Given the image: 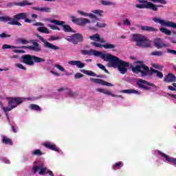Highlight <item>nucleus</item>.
<instances>
[{
  "label": "nucleus",
  "instance_id": "obj_1",
  "mask_svg": "<svg viewBox=\"0 0 176 176\" xmlns=\"http://www.w3.org/2000/svg\"><path fill=\"white\" fill-rule=\"evenodd\" d=\"M136 65L135 67H131V70L133 74H140L142 78L145 76H152L153 74H156L157 78L159 79H163V73L162 72H159L152 67L149 69V67L146 66V65L144 64V62L141 60H138L135 62Z\"/></svg>",
  "mask_w": 176,
  "mask_h": 176
},
{
  "label": "nucleus",
  "instance_id": "obj_2",
  "mask_svg": "<svg viewBox=\"0 0 176 176\" xmlns=\"http://www.w3.org/2000/svg\"><path fill=\"white\" fill-rule=\"evenodd\" d=\"M104 61H109V67H111L113 68L118 67V71L122 75H124V74L127 72L126 67L130 66V63L129 62L120 60L118 56H115L111 54H107Z\"/></svg>",
  "mask_w": 176,
  "mask_h": 176
},
{
  "label": "nucleus",
  "instance_id": "obj_3",
  "mask_svg": "<svg viewBox=\"0 0 176 176\" xmlns=\"http://www.w3.org/2000/svg\"><path fill=\"white\" fill-rule=\"evenodd\" d=\"M138 2L141 3L135 6L138 9H150L153 12H157L159 8H164L163 5H167V0H138ZM155 3H161V5Z\"/></svg>",
  "mask_w": 176,
  "mask_h": 176
},
{
  "label": "nucleus",
  "instance_id": "obj_4",
  "mask_svg": "<svg viewBox=\"0 0 176 176\" xmlns=\"http://www.w3.org/2000/svg\"><path fill=\"white\" fill-rule=\"evenodd\" d=\"M131 42H135L136 46L139 47H149L151 46V41L145 36L140 34H133L131 38Z\"/></svg>",
  "mask_w": 176,
  "mask_h": 176
},
{
  "label": "nucleus",
  "instance_id": "obj_5",
  "mask_svg": "<svg viewBox=\"0 0 176 176\" xmlns=\"http://www.w3.org/2000/svg\"><path fill=\"white\" fill-rule=\"evenodd\" d=\"M45 61H46V60L43 59V58L35 55L25 54L21 57V63H23V64H26V65L32 66L35 63H45Z\"/></svg>",
  "mask_w": 176,
  "mask_h": 176
},
{
  "label": "nucleus",
  "instance_id": "obj_6",
  "mask_svg": "<svg viewBox=\"0 0 176 176\" xmlns=\"http://www.w3.org/2000/svg\"><path fill=\"white\" fill-rule=\"evenodd\" d=\"M2 49H30V50H34V52H41L42 49L39 47V43L36 42H33V45L30 46H21V47H14L13 45H9L8 44H4L2 46Z\"/></svg>",
  "mask_w": 176,
  "mask_h": 176
},
{
  "label": "nucleus",
  "instance_id": "obj_7",
  "mask_svg": "<svg viewBox=\"0 0 176 176\" xmlns=\"http://www.w3.org/2000/svg\"><path fill=\"white\" fill-rule=\"evenodd\" d=\"M65 39L71 42L73 45H78V43H82L83 42V35L80 33H76L72 36H67Z\"/></svg>",
  "mask_w": 176,
  "mask_h": 176
},
{
  "label": "nucleus",
  "instance_id": "obj_8",
  "mask_svg": "<svg viewBox=\"0 0 176 176\" xmlns=\"http://www.w3.org/2000/svg\"><path fill=\"white\" fill-rule=\"evenodd\" d=\"M82 54L84 56H96L97 57H100L102 60H105L107 57V54H104L101 52L96 51L94 50H81Z\"/></svg>",
  "mask_w": 176,
  "mask_h": 176
},
{
  "label": "nucleus",
  "instance_id": "obj_9",
  "mask_svg": "<svg viewBox=\"0 0 176 176\" xmlns=\"http://www.w3.org/2000/svg\"><path fill=\"white\" fill-rule=\"evenodd\" d=\"M136 85L139 87V89H144V90H151V87H148V86H152L153 87H155V89L157 87L153 83L149 82L141 78L137 81ZM145 85H146L147 86Z\"/></svg>",
  "mask_w": 176,
  "mask_h": 176
},
{
  "label": "nucleus",
  "instance_id": "obj_10",
  "mask_svg": "<svg viewBox=\"0 0 176 176\" xmlns=\"http://www.w3.org/2000/svg\"><path fill=\"white\" fill-rule=\"evenodd\" d=\"M70 19H72V23H76L77 25H80L83 27L86 25V24H90V20L86 18H76L74 16H70Z\"/></svg>",
  "mask_w": 176,
  "mask_h": 176
},
{
  "label": "nucleus",
  "instance_id": "obj_11",
  "mask_svg": "<svg viewBox=\"0 0 176 176\" xmlns=\"http://www.w3.org/2000/svg\"><path fill=\"white\" fill-rule=\"evenodd\" d=\"M0 21L3 23H8L10 25H19L21 26V23L19 22V20L10 16H0Z\"/></svg>",
  "mask_w": 176,
  "mask_h": 176
},
{
  "label": "nucleus",
  "instance_id": "obj_12",
  "mask_svg": "<svg viewBox=\"0 0 176 176\" xmlns=\"http://www.w3.org/2000/svg\"><path fill=\"white\" fill-rule=\"evenodd\" d=\"M153 21H155V23H159V24H161V25H164V27H170V28L176 29V23L173 21H166L164 20L156 17L153 18Z\"/></svg>",
  "mask_w": 176,
  "mask_h": 176
},
{
  "label": "nucleus",
  "instance_id": "obj_13",
  "mask_svg": "<svg viewBox=\"0 0 176 176\" xmlns=\"http://www.w3.org/2000/svg\"><path fill=\"white\" fill-rule=\"evenodd\" d=\"M36 38L40 39L41 42L44 43V47H47V49H51L52 50H58L60 47L58 46L54 45L45 40L42 36L39 35L38 34H36Z\"/></svg>",
  "mask_w": 176,
  "mask_h": 176
},
{
  "label": "nucleus",
  "instance_id": "obj_14",
  "mask_svg": "<svg viewBox=\"0 0 176 176\" xmlns=\"http://www.w3.org/2000/svg\"><path fill=\"white\" fill-rule=\"evenodd\" d=\"M91 82H94V83H97L98 85H102V86H107V87H113V84H111L104 80L100 78H90Z\"/></svg>",
  "mask_w": 176,
  "mask_h": 176
},
{
  "label": "nucleus",
  "instance_id": "obj_15",
  "mask_svg": "<svg viewBox=\"0 0 176 176\" xmlns=\"http://www.w3.org/2000/svg\"><path fill=\"white\" fill-rule=\"evenodd\" d=\"M91 45H92V46H96V47H99L100 49H102V47H104V49H115L116 47L115 45L109 43L102 45L97 42H92L91 43Z\"/></svg>",
  "mask_w": 176,
  "mask_h": 176
},
{
  "label": "nucleus",
  "instance_id": "obj_16",
  "mask_svg": "<svg viewBox=\"0 0 176 176\" xmlns=\"http://www.w3.org/2000/svg\"><path fill=\"white\" fill-rule=\"evenodd\" d=\"M154 46L157 49H162L163 47H167L168 45L164 43L161 38H157L154 40Z\"/></svg>",
  "mask_w": 176,
  "mask_h": 176
},
{
  "label": "nucleus",
  "instance_id": "obj_17",
  "mask_svg": "<svg viewBox=\"0 0 176 176\" xmlns=\"http://www.w3.org/2000/svg\"><path fill=\"white\" fill-rule=\"evenodd\" d=\"M38 170H40L38 173L40 175H45V174H47V168H46V167H43V165L42 164L38 166L33 167V173H37Z\"/></svg>",
  "mask_w": 176,
  "mask_h": 176
},
{
  "label": "nucleus",
  "instance_id": "obj_18",
  "mask_svg": "<svg viewBox=\"0 0 176 176\" xmlns=\"http://www.w3.org/2000/svg\"><path fill=\"white\" fill-rule=\"evenodd\" d=\"M23 102V99L21 98H10L8 100L9 105H13L14 107H17Z\"/></svg>",
  "mask_w": 176,
  "mask_h": 176
},
{
  "label": "nucleus",
  "instance_id": "obj_19",
  "mask_svg": "<svg viewBox=\"0 0 176 176\" xmlns=\"http://www.w3.org/2000/svg\"><path fill=\"white\" fill-rule=\"evenodd\" d=\"M164 82L166 83H174L176 82V76L173 73H169L164 78Z\"/></svg>",
  "mask_w": 176,
  "mask_h": 176
},
{
  "label": "nucleus",
  "instance_id": "obj_20",
  "mask_svg": "<svg viewBox=\"0 0 176 176\" xmlns=\"http://www.w3.org/2000/svg\"><path fill=\"white\" fill-rule=\"evenodd\" d=\"M158 155H160V156H162V157H164V159H166L168 163H172L173 164H176V158L170 157L169 155H166V153H162L160 151H158Z\"/></svg>",
  "mask_w": 176,
  "mask_h": 176
},
{
  "label": "nucleus",
  "instance_id": "obj_21",
  "mask_svg": "<svg viewBox=\"0 0 176 176\" xmlns=\"http://www.w3.org/2000/svg\"><path fill=\"white\" fill-rule=\"evenodd\" d=\"M10 6H20L21 8H24V6H32V3L27 1V0H23L21 2H14V3H10Z\"/></svg>",
  "mask_w": 176,
  "mask_h": 176
},
{
  "label": "nucleus",
  "instance_id": "obj_22",
  "mask_svg": "<svg viewBox=\"0 0 176 176\" xmlns=\"http://www.w3.org/2000/svg\"><path fill=\"white\" fill-rule=\"evenodd\" d=\"M43 145L50 151H54V152H60L57 147H56V144H53L51 142H45L43 144Z\"/></svg>",
  "mask_w": 176,
  "mask_h": 176
},
{
  "label": "nucleus",
  "instance_id": "obj_23",
  "mask_svg": "<svg viewBox=\"0 0 176 176\" xmlns=\"http://www.w3.org/2000/svg\"><path fill=\"white\" fill-rule=\"evenodd\" d=\"M69 65H76L78 68H85V63L80 60H71L68 62Z\"/></svg>",
  "mask_w": 176,
  "mask_h": 176
},
{
  "label": "nucleus",
  "instance_id": "obj_24",
  "mask_svg": "<svg viewBox=\"0 0 176 176\" xmlns=\"http://www.w3.org/2000/svg\"><path fill=\"white\" fill-rule=\"evenodd\" d=\"M81 72L82 74H85V75H88L89 76H96V78H103L104 77V76H102V75H97L95 72H93L91 70L82 69V70H81Z\"/></svg>",
  "mask_w": 176,
  "mask_h": 176
},
{
  "label": "nucleus",
  "instance_id": "obj_25",
  "mask_svg": "<svg viewBox=\"0 0 176 176\" xmlns=\"http://www.w3.org/2000/svg\"><path fill=\"white\" fill-rule=\"evenodd\" d=\"M142 31H148V32H157L158 30L151 26H140Z\"/></svg>",
  "mask_w": 176,
  "mask_h": 176
},
{
  "label": "nucleus",
  "instance_id": "obj_26",
  "mask_svg": "<svg viewBox=\"0 0 176 176\" xmlns=\"http://www.w3.org/2000/svg\"><path fill=\"white\" fill-rule=\"evenodd\" d=\"M120 93H124L125 94H141V92L135 90V89H124L121 90Z\"/></svg>",
  "mask_w": 176,
  "mask_h": 176
},
{
  "label": "nucleus",
  "instance_id": "obj_27",
  "mask_svg": "<svg viewBox=\"0 0 176 176\" xmlns=\"http://www.w3.org/2000/svg\"><path fill=\"white\" fill-rule=\"evenodd\" d=\"M27 17V14L25 12H21L13 16V19H15V20H25V19Z\"/></svg>",
  "mask_w": 176,
  "mask_h": 176
},
{
  "label": "nucleus",
  "instance_id": "obj_28",
  "mask_svg": "<svg viewBox=\"0 0 176 176\" xmlns=\"http://www.w3.org/2000/svg\"><path fill=\"white\" fill-rule=\"evenodd\" d=\"M33 10H37L38 12H45V13H50L52 12L50 8H37V7H32V8Z\"/></svg>",
  "mask_w": 176,
  "mask_h": 176
},
{
  "label": "nucleus",
  "instance_id": "obj_29",
  "mask_svg": "<svg viewBox=\"0 0 176 176\" xmlns=\"http://www.w3.org/2000/svg\"><path fill=\"white\" fill-rule=\"evenodd\" d=\"M3 144H5L6 145H13V142L12 141V139L8 138V137L3 135Z\"/></svg>",
  "mask_w": 176,
  "mask_h": 176
},
{
  "label": "nucleus",
  "instance_id": "obj_30",
  "mask_svg": "<svg viewBox=\"0 0 176 176\" xmlns=\"http://www.w3.org/2000/svg\"><path fill=\"white\" fill-rule=\"evenodd\" d=\"M47 20L50 21V23H52L53 24H56V25H62L63 26V24H65V21H58L57 19H49Z\"/></svg>",
  "mask_w": 176,
  "mask_h": 176
},
{
  "label": "nucleus",
  "instance_id": "obj_31",
  "mask_svg": "<svg viewBox=\"0 0 176 176\" xmlns=\"http://www.w3.org/2000/svg\"><path fill=\"white\" fill-rule=\"evenodd\" d=\"M62 27L63 28V31L65 32H76V31L72 29V28H71V26L68 25H63Z\"/></svg>",
  "mask_w": 176,
  "mask_h": 176
},
{
  "label": "nucleus",
  "instance_id": "obj_32",
  "mask_svg": "<svg viewBox=\"0 0 176 176\" xmlns=\"http://www.w3.org/2000/svg\"><path fill=\"white\" fill-rule=\"evenodd\" d=\"M37 31H38V32H42L43 34H50V32L49 31V29H47V28L45 27H38L37 28Z\"/></svg>",
  "mask_w": 176,
  "mask_h": 176
},
{
  "label": "nucleus",
  "instance_id": "obj_33",
  "mask_svg": "<svg viewBox=\"0 0 176 176\" xmlns=\"http://www.w3.org/2000/svg\"><path fill=\"white\" fill-rule=\"evenodd\" d=\"M78 13H79V14H81V16H85L90 17L91 19H97V16H96V15H94L93 14H88L86 12H83L82 11H78Z\"/></svg>",
  "mask_w": 176,
  "mask_h": 176
},
{
  "label": "nucleus",
  "instance_id": "obj_34",
  "mask_svg": "<svg viewBox=\"0 0 176 176\" xmlns=\"http://www.w3.org/2000/svg\"><path fill=\"white\" fill-rule=\"evenodd\" d=\"M123 166H124L123 162H118L114 164L112 168L113 170H119L121 167H123Z\"/></svg>",
  "mask_w": 176,
  "mask_h": 176
},
{
  "label": "nucleus",
  "instance_id": "obj_35",
  "mask_svg": "<svg viewBox=\"0 0 176 176\" xmlns=\"http://www.w3.org/2000/svg\"><path fill=\"white\" fill-rule=\"evenodd\" d=\"M96 91H99V93H103V94H107V96H112V92L105 89H96Z\"/></svg>",
  "mask_w": 176,
  "mask_h": 176
},
{
  "label": "nucleus",
  "instance_id": "obj_36",
  "mask_svg": "<svg viewBox=\"0 0 176 176\" xmlns=\"http://www.w3.org/2000/svg\"><path fill=\"white\" fill-rule=\"evenodd\" d=\"M160 31L165 35H170L171 34V30L166 28H160Z\"/></svg>",
  "mask_w": 176,
  "mask_h": 176
},
{
  "label": "nucleus",
  "instance_id": "obj_37",
  "mask_svg": "<svg viewBox=\"0 0 176 176\" xmlns=\"http://www.w3.org/2000/svg\"><path fill=\"white\" fill-rule=\"evenodd\" d=\"M89 39L94 41L95 42H98V40L100 39V34L96 33L92 36H90Z\"/></svg>",
  "mask_w": 176,
  "mask_h": 176
},
{
  "label": "nucleus",
  "instance_id": "obj_38",
  "mask_svg": "<svg viewBox=\"0 0 176 176\" xmlns=\"http://www.w3.org/2000/svg\"><path fill=\"white\" fill-rule=\"evenodd\" d=\"M14 108H16V106L11 105L10 107H3V111L4 113H6V112H10V111H12V109H14Z\"/></svg>",
  "mask_w": 176,
  "mask_h": 176
},
{
  "label": "nucleus",
  "instance_id": "obj_39",
  "mask_svg": "<svg viewBox=\"0 0 176 176\" xmlns=\"http://www.w3.org/2000/svg\"><path fill=\"white\" fill-rule=\"evenodd\" d=\"M32 155L33 156H42L43 153H42V151H41V149H36L33 151Z\"/></svg>",
  "mask_w": 176,
  "mask_h": 176
},
{
  "label": "nucleus",
  "instance_id": "obj_40",
  "mask_svg": "<svg viewBox=\"0 0 176 176\" xmlns=\"http://www.w3.org/2000/svg\"><path fill=\"white\" fill-rule=\"evenodd\" d=\"M97 65L98 68L102 69V71H104L106 74H109V72L107 69V68H105V66H104V65L101 63H97Z\"/></svg>",
  "mask_w": 176,
  "mask_h": 176
},
{
  "label": "nucleus",
  "instance_id": "obj_41",
  "mask_svg": "<svg viewBox=\"0 0 176 176\" xmlns=\"http://www.w3.org/2000/svg\"><path fill=\"white\" fill-rule=\"evenodd\" d=\"M151 56H157V57H162L163 56V52L162 51H155L153 52H151Z\"/></svg>",
  "mask_w": 176,
  "mask_h": 176
},
{
  "label": "nucleus",
  "instance_id": "obj_42",
  "mask_svg": "<svg viewBox=\"0 0 176 176\" xmlns=\"http://www.w3.org/2000/svg\"><path fill=\"white\" fill-rule=\"evenodd\" d=\"M30 108L34 111H42V109H41V107L38 104H30Z\"/></svg>",
  "mask_w": 176,
  "mask_h": 176
},
{
  "label": "nucleus",
  "instance_id": "obj_43",
  "mask_svg": "<svg viewBox=\"0 0 176 176\" xmlns=\"http://www.w3.org/2000/svg\"><path fill=\"white\" fill-rule=\"evenodd\" d=\"M16 42L17 43H21L22 45H27L28 43H29L28 41L21 38H18L16 40Z\"/></svg>",
  "mask_w": 176,
  "mask_h": 176
},
{
  "label": "nucleus",
  "instance_id": "obj_44",
  "mask_svg": "<svg viewBox=\"0 0 176 176\" xmlns=\"http://www.w3.org/2000/svg\"><path fill=\"white\" fill-rule=\"evenodd\" d=\"M15 67L19 68L20 69H23V71H25L27 69V67H24V65L20 63L15 64Z\"/></svg>",
  "mask_w": 176,
  "mask_h": 176
},
{
  "label": "nucleus",
  "instance_id": "obj_45",
  "mask_svg": "<svg viewBox=\"0 0 176 176\" xmlns=\"http://www.w3.org/2000/svg\"><path fill=\"white\" fill-rule=\"evenodd\" d=\"M152 67L153 68H155L156 69H160V70L163 69V66H162V65H160L159 64L153 63L152 64Z\"/></svg>",
  "mask_w": 176,
  "mask_h": 176
},
{
  "label": "nucleus",
  "instance_id": "obj_46",
  "mask_svg": "<svg viewBox=\"0 0 176 176\" xmlns=\"http://www.w3.org/2000/svg\"><path fill=\"white\" fill-rule=\"evenodd\" d=\"M92 13H94L95 14H98V16H101V14L104 13V11L101 10H92Z\"/></svg>",
  "mask_w": 176,
  "mask_h": 176
},
{
  "label": "nucleus",
  "instance_id": "obj_47",
  "mask_svg": "<svg viewBox=\"0 0 176 176\" xmlns=\"http://www.w3.org/2000/svg\"><path fill=\"white\" fill-rule=\"evenodd\" d=\"M101 3H102V5H104V6H108L109 5H112V2L107 1H104V0L101 1Z\"/></svg>",
  "mask_w": 176,
  "mask_h": 176
},
{
  "label": "nucleus",
  "instance_id": "obj_48",
  "mask_svg": "<svg viewBox=\"0 0 176 176\" xmlns=\"http://www.w3.org/2000/svg\"><path fill=\"white\" fill-rule=\"evenodd\" d=\"M54 67L55 68H57V69H59V71H61L62 72H64V71H65V69L60 65H55Z\"/></svg>",
  "mask_w": 176,
  "mask_h": 176
},
{
  "label": "nucleus",
  "instance_id": "obj_49",
  "mask_svg": "<svg viewBox=\"0 0 176 176\" xmlns=\"http://www.w3.org/2000/svg\"><path fill=\"white\" fill-rule=\"evenodd\" d=\"M107 25L105 23L98 22L96 23V27H98L99 28H105V26Z\"/></svg>",
  "mask_w": 176,
  "mask_h": 176
},
{
  "label": "nucleus",
  "instance_id": "obj_50",
  "mask_svg": "<svg viewBox=\"0 0 176 176\" xmlns=\"http://www.w3.org/2000/svg\"><path fill=\"white\" fill-rule=\"evenodd\" d=\"M123 24H124V25L130 26V25H131V22L130 21V20L129 19H125Z\"/></svg>",
  "mask_w": 176,
  "mask_h": 176
},
{
  "label": "nucleus",
  "instance_id": "obj_51",
  "mask_svg": "<svg viewBox=\"0 0 176 176\" xmlns=\"http://www.w3.org/2000/svg\"><path fill=\"white\" fill-rule=\"evenodd\" d=\"M10 36H12V35L10 34H7L5 32H3L0 34V38H10Z\"/></svg>",
  "mask_w": 176,
  "mask_h": 176
},
{
  "label": "nucleus",
  "instance_id": "obj_52",
  "mask_svg": "<svg viewBox=\"0 0 176 176\" xmlns=\"http://www.w3.org/2000/svg\"><path fill=\"white\" fill-rule=\"evenodd\" d=\"M58 39H60L58 36H50L49 41H58Z\"/></svg>",
  "mask_w": 176,
  "mask_h": 176
},
{
  "label": "nucleus",
  "instance_id": "obj_53",
  "mask_svg": "<svg viewBox=\"0 0 176 176\" xmlns=\"http://www.w3.org/2000/svg\"><path fill=\"white\" fill-rule=\"evenodd\" d=\"M48 27H50L51 30H57V31H60V28L57 27L56 25H50Z\"/></svg>",
  "mask_w": 176,
  "mask_h": 176
},
{
  "label": "nucleus",
  "instance_id": "obj_54",
  "mask_svg": "<svg viewBox=\"0 0 176 176\" xmlns=\"http://www.w3.org/2000/svg\"><path fill=\"white\" fill-rule=\"evenodd\" d=\"M167 52L170 53V54H175V56H176V50H175L167 49Z\"/></svg>",
  "mask_w": 176,
  "mask_h": 176
},
{
  "label": "nucleus",
  "instance_id": "obj_55",
  "mask_svg": "<svg viewBox=\"0 0 176 176\" xmlns=\"http://www.w3.org/2000/svg\"><path fill=\"white\" fill-rule=\"evenodd\" d=\"M80 78H83V74H82L80 73H77L75 74L76 79H80Z\"/></svg>",
  "mask_w": 176,
  "mask_h": 176
},
{
  "label": "nucleus",
  "instance_id": "obj_56",
  "mask_svg": "<svg viewBox=\"0 0 176 176\" xmlns=\"http://www.w3.org/2000/svg\"><path fill=\"white\" fill-rule=\"evenodd\" d=\"M168 90H170L171 91H176V88L171 85L168 86Z\"/></svg>",
  "mask_w": 176,
  "mask_h": 176
},
{
  "label": "nucleus",
  "instance_id": "obj_57",
  "mask_svg": "<svg viewBox=\"0 0 176 176\" xmlns=\"http://www.w3.org/2000/svg\"><path fill=\"white\" fill-rule=\"evenodd\" d=\"M33 25L34 26H40V27H43V23L41 22H36L35 23H33Z\"/></svg>",
  "mask_w": 176,
  "mask_h": 176
},
{
  "label": "nucleus",
  "instance_id": "obj_58",
  "mask_svg": "<svg viewBox=\"0 0 176 176\" xmlns=\"http://www.w3.org/2000/svg\"><path fill=\"white\" fill-rule=\"evenodd\" d=\"M14 53H25V51L21 50H14Z\"/></svg>",
  "mask_w": 176,
  "mask_h": 176
},
{
  "label": "nucleus",
  "instance_id": "obj_59",
  "mask_svg": "<svg viewBox=\"0 0 176 176\" xmlns=\"http://www.w3.org/2000/svg\"><path fill=\"white\" fill-rule=\"evenodd\" d=\"M50 72L53 75H55V76H61V74H60V73H58V72H54V71H51Z\"/></svg>",
  "mask_w": 176,
  "mask_h": 176
},
{
  "label": "nucleus",
  "instance_id": "obj_60",
  "mask_svg": "<svg viewBox=\"0 0 176 176\" xmlns=\"http://www.w3.org/2000/svg\"><path fill=\"white\" fill-rule=\"evenodd\" d=\"M98 42H100V43H105V42L107 41L103 38L99 37V40L98 41Z\"/></svg>",
  "mask_w": 176,
  "mask_h": 176
},
{
  "label": "nucleus",
  "instance_id": "obj_61",
  "mask_svg": "<svg viewBox=\"0 0 176 176\" xmlns=\"http://www.w3.org/2000/svg\"><path fill=\"white\" fill-rule=\"evenodd\" d=\"M24 21H25V23H32V20L28 19L27 17L24 19Z\"/></svg>",
  "mask_w": 176,
  "mask_h": 176
},
{
  "label": "nucleus",
  "instance_id": "obj_62",
  "mask_svg": "<svg viewBox=\"0 0 176 176\" xmlns=\"http://www.w3.org/2000/svg\"><path fill=\"white\" fill-rule=\"evenodd\" d=\"M47 174H49L50 176H54V173H53V171L52 170H47Z\"/></svg>",
  "mask_w": 176,
  "mask_h": 176
},
{
  "label": "nucleus",
  "instance_id": "obj_63",
  "mask_svg": "<svg viewBox=\"0 0 176 176\" xmlns=\"http://www.w3.org/2000/svg\"><path fill=\"white\" fill-rule=\"evenodd\" d=\"M11 131H13V133H17V129H16V127L14 126H12Z\"/></svg>",
  "mask_w": 176,
  "mask_h": 176
},
{
  "label": "nucleus",
  "instance_id": "obj_64",
  "mask_svg": "<svg viewBox=\"0 0 176 176\" xmlns=\"http://www.w3.org/2000/svg\"><path fill=\"white\" fill-rule=\"evenodd\" d=\"M69 96H70V97H74L75 96V93L72 92V91H69Z\"/></svg>",
  "mask_w": 176,
  "mask_h": 176
}]
</instances>
